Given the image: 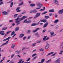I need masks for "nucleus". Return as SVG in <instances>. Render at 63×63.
I'll return each mask as SVG.
<instances>
[{
  "instance_id": "aec40b11",
  "label": "nucleus",
  "mask_w": 63,
  "mask_h": 63,
  "mask_svg": "<svg viewBox=\"0 0 63 63\" xmlns=\"http://www.w3.org/2000/svg\"><path fill=\"white\" fill-rule=\"evenodd\" d=\"M53 1H54V3L56 4L58 3V1L57 0H53Z\"/></svg>"
},
{
  "instance_id": "13d9d810",
  "label": "nucleus",
  "mask_w": 63,
  "mask_h": 63,
  "mask_svg": "<svg viewBox=\"0 0 63 63\" xmlns=\"http://www.w3.org/2000/svg\"><path fill=\"white\" fill-rule=\"evenodd\" d=\"M46 31V30L44 29V30L43 31V33H44Z\"/></svg>"
},
{
  "instance_id": "5701e85b",
  "label": "nucleus",
  "mask_w": 63,
  "mask_h": 63,
  "mask_svg": "<svg viewBox=\"0 0 63 63\" xmlns=\"http://www.w3.org/2000/svg\"><path fill=\"white\" fill-rule=\"evenodd\" d=\"M23 4V1H22L19 4V6H22Z\"/></svg>"
},
{
  "instance_id": "412c9836",
  "label": "nucleus",
  "mask_w": 63,
  "mask_h": 63,
  "mask_svg": "<svg viewBox=\"0 0 63 63\" xmlns=\"http://www.w3.org/2000/svg\"><path fill=\"white\" fill-rule=\"evenodd\" d=\"M59 21V20L58 19H56L54 21V23H56L57 22H58Z\"/></svg>"
},
{
  "instance_id": "58836bf2",
  "label": "nucleus",
  "mask_w": 63,
  "mask_h": 63,
  "mask_svg": "<svg viewBox=\"0 0 63 63\" xmlns=\"http://www.w3.org/2000/svg\"><path fill=\"white\" fill-rule=\"evenodd\" d=\"M56 53H57L56 52H55L54 53L52 54L51 55V56H54L55 54H56Z\"/></svg>"
},
{
  "instance_id": "7c9ffc66",
  "label": "nucleus",
  "mask_w": 63,
  "mask_h": 63,
  "mask_svg": "<svg viewBox=\"0 0 63 63\" xmlns=\"http://www.w3.org/2000/svg\"><path fill=\"white\" fill-rule=\"evenodd\" d=\"M41 41H42L41 40H39L37 41H36V42L37 43H41Z\"/></svg>"
},
{
  "instance_id": "de8ad7c7",
  "label": "nucleus",
  "mask_w": 63,
  "mask_h": 63,
  "mask_svg": "<svg viewBox=\"0 0 63 63\" xmlns=\"http://www.w3.org/2000/svg\"><path fill=\"white\" fill-rule=\"evenodd\" d=\"M3 4V2L1 1V2H0V5H2Z\"/></svg>"
},
{
  "instance_id": "603ef678",
  "label": "nucleus",
  "mask_w": 63,
  "mask_h": 63,
  "mask_svg": "<svg viewBox=\"0 0 63 63\" xmlns=\"http://www.w3.org/2000/svg\"><path fill=\"white\" fill-rule=\"evenodd\" d=\"M9 63H14V62L13 61H10Z\"/></svg>"
},
{
  "instance_id": "864d4df0",
  "label": "nucleus",
  "mask_w": 63,
  "mask_h": 63,
  "mask_svg": "<svg viewBox=\"0 0 63 63\" xmlns=\"http://www.w3.org/2000/svg\"><path fill=\"white\" fill-rule=\"evenodd\" d=\"M30 60V58H29L28 60L26 61H29Z\"/></svg>"
},
{
  "instance_id": "052dcab7",
  "label": "nucleus",
  "mask_w": 63,
  "mask_h": 63,
  "mask_svg": "<svg viewBox=\"0 0 63 63\" xmlns=\"http://www.w3.org/2000/svg\"><path fill=\"white\" fill-rule=\"evenodd\" d=\"M49 39V37H47L45 41H46L47 40H48V39Z\"/></svg>"
},
{
  "instance_id": "c9c22d12",
  "label": "nucleus",
  "mask_w": 63,
  "mask_h": 63,
  "mask_svg": "<svg viewBox=\"0 0 63 63\" xmlns=\"http://www.w3.org/2000/svg\"><path fill=\"white\" fill-rule=\"evenodd\" d=\"M36 23H33L31 25V26H35V25H36Z\"/></svg>"
},
{
  "instance_id": "79ce46f5",
  "label": "nucleus",
  "mask_w": 63,
  "mask_h": 63,
  "mask_svg": "<svg viewBox=\"0 0 63 63\" xmlns=\"http://www.w3.org/2000/svg\"><path fill=\"white\" fill-rule=\"evenodd\" d=\"M25 13H26V11H23V12H22V13H21V14H25Z\"/></svg>"
},
{
  "instance_id": "5fc2aeb1",
  "label": "nucleus",
  "mask_w": 63,
  "mask_h": 63,
  "mask_svg": "<svg viewBox=\"0 0 63 63\" xmlns=\"http://www.w3.org/2000/svg\"><path fill=\"white\" fill-rule=\"evenodd\" d=\"M21 16H22V15H20L19 16H18V18H19V17H21Z\"/></svg>"
},
{
  "instance_id": "c03bdc74",
  "label": "nucleus",
  "mask_w": 63,
  "mask_h": 63,
  "mask_svg": "<svg viewBox=\"0 0 63 63\" xmlns=\"http://www.w3.org/2000/svg\"><path fill=\"white\" fill-rule=\"evenodd\" d=\"M20 9V7H18L16 9V11H18Z\"/></svg>"
},
{
  "instance_id": "f3484780",
  "label": "nucleus",
  "mask_w": 63,
  "mask_h": 63,
  "mask_svg": "<svg viewBox=\"0 0 63 63\" xmlns=\"http://www.w3.org/2000/svg\"><path fill=\"white\" fill-rule=\"evenodd\" d=\"M54 53V52H52L51 53H48L47 55V56H48V55H50L51 54H53Z\"/></svg>"
},
{
  "instance_id": "7ed1b4c3",
  "label": "nucleus",
  "mask_w": 63,
  "mask_h": 63,
  "mask_svg": "<svg viewBox=\"0 0 63 63\" xmlns=\"http://www.w3.org/2000/svg\"><path fill=\"white\" fill-rule=\"evenodd\" d=\"M10 10H8L7 12L5 11H4L2 12V13L4 16L8 15H9L8 13H10Z\"/></svg>"
},
{
  "instance_id": "b1692460",
  "label": "nucleus",
  "mask_w": 63,
  "mask_h": 63,
  "mask_svg": "<svg viewBox=\"0 0 63 63\" xmlns=\"http://www.w3.org/2000/svg\"><path fill=\"white\" fill-rule=\"evenodd\" d=\"M45 59H42L41 61V63H44V61H45Z\"/></svg>"
},
{
  "instance_id": "f8f14e48",
  "label": "nucleus",
  "mask_w": 63,
  "mask_h": 63,
  "mask_svg": "<svg viewBox=\"0 0 63 63\" xmlns=\"http://www.w3.org/2000/svg\"><path fill=\"white\" fill-rule=\"evenodd\" d=\"M58 13L59 14H62L63 13V11L62 10H61L58 12Z\"/></svg>"
},
{
  "instance_id": "2eb2a0df",
  "label": "nucleus",
  "mask_w": 63,
  "mask_h": 63,
  "mask_svg": "<svg viewBox=\"0 0 63 63\" xmlns=\"http://www.w3.org/2000/svg\"><path fill=\"white\" fill-rule=\"evenodd\" d=\"M49 45L48 44L46 46H45V49H47L48 48V47H49Z\"/></svg>"
},
{
  "instance_id": "ea45409f",
  "label": "nucleus",
  "mask_w": 63,
  "mask_h": 63,
  "mask_svg": "<svg viewBox=\"0 0 63 63\" xmlns=\"http://www.w3.org/2000/svg\"><path fill=\"white\" fill-rule=\"evenodd\" d=\"M63 45H62V44L60 45V48H63Z\"/></svg>"
},
{
  "instance_id": "bf43d9fd",
  "label": "nucleus",
  "mask_w": 63,
  "mask_h": 63,
  "mask_svg": "<svg viewBox=\"0 0 63 63\" xmlns=\"http://www.w3.org/2000/svg\"><path fill=\"white\" fill-rule=\"evenodd\" d=\"M11 32V31H10L9 32H7V34H9V33H10V32Z\"/></svg>"
},
{
  "instance_id": "49530a36",
  "label": "nucleus",
  "mask_w": 63,
  "mask_h": 63,
  "mask_svg": "<svg viewBox=\"0 0 63 63\" xmlns=\"http://www.w3.org/2000/svg\"><path fill=\"white\" fill-rule=\"evenodd\" d=\"M47 12H45L44 13H42V15H44V14H47Z\"/></svg>"
},
{
  "instance_id": "bb28decb",
  "label": "nucleus",
  "mask_w": 63,
  "mask_h": 63,
  "mask_svg": "<svg viewBox=\"0 0 63 63\" xmlns=\"http://www.w3.org/2000/svg\"><path fill=\"white\" fill-rule=\"evenodd\" d=\"M45 18H46V19H47L48 18H50V17L48 16H46L45 17Z\"/></svg>"
},
{
  "instance_id": "c756f323",
  "label": "nucleus",
  "mask_w": 63,
  "mask_h": 63,
  "mask_svg": "<svg viewBox=\"0 0 63 63\" xmlns=\"http://www.w3.org/2000/svg\"><path fill=\"white\" fill-rule=\"evenodd\" d=\"M27 19H26L24 20V21H23L22 22L23 23H27V22H26V21H27Z\"/></svg>"
},
{
  "instance_id": "6e6552de",
  "label": "nucleus",
  "mask_w": 63,
  "mask_h": 63,
  "mask_svg": "<svg viewBox=\"0 0 63 63\" xmlns=\"http://www.w3.org/2000/svg\"><path fill=\"white\" fill-rule=\"evenodd\" d=\"M10 38H11V37H9L6 39H4L3 40V41H7V40H9Z\"/></svg>"
},
{
  "instance_id": "338daca9",
  "label": "nucleus",
  "mask_w": 63,
  "mask_h": 63,
  "mask_svg": "<svg viewBox=\"0 0 63 63\" xmlns=\"http://www.w3.org/2000/svg\"><path fill=\"white\" fill-rule=\"evenodd\" d=\"M38 35V33H36L35 34V36H37Z\"/></svg>"
},
{
  "instance_id": "473e14b6",
  "label": "nucleus",
  "mask_w": 63,
  "mask_h": 63,
  "mask_svg": "<svg viewBox=\"0 0 63 63\" xmlns=\"http://www.w3.org/2000/svg\"><path fill=\"white\" fill-rule=\"evenodd\" d=\"M37 55V54L36 53H35L34 54H33L32 55V57H34V56H35L36 55Z\"/></svg>"
},
{
  "instance_id": "4be33fe9",
  "label": "nucleus",
  "mask_w": 63,
  "mask_h": 63,
  "mask_svg": "<svg viewBox=\"0 0 63 63\" xmlns=\"http://www.w3.org/2000/svg\"><path fill=\"white\" fill-rule=\"evenodd\" d=\"M19 27H17L15 29V31H17L19 30Z\"/></svg>"
},
{
  "instance_id": "393cba45",
  "label": "nucleus",
  "mask_w": 63,
  "mask_h": 63,
  "mask_svg": "<svg viewBox=\"0 0 63 63\" xmlns=\"http://www.w3.org/2000/svg\"><path fill=\"white\" fill-rule=\"evenodd\" d=\"M32 21L31 20L27 21H26V23H31Z\"/></svg>"
},
{
  "instance_id": "680f3d73",
  "label": "nucleus",
  "mask_w": 63,
  "mask_h": 63,
  "mask_svg": "<svg viewBox=\"0 0 63 63\" xmlns=\"http://www.w3.org/2000/svg\"><path fill=\"white\" fill-rule=\"evenodd\" d=\"M37 17H38L37 16H35L34 17V19H36V18H37Z\"/></svg>"
},
{
  "instance_id": "6ab92c4d",
  "label": "nucleus",
  "mask_w": 63,
  "mask_h": 63,
  "mask_svg": "<svg viewBox=\"0 0 63 63\" xmlns=\"http://www.w3.org/2000/svg\"><path fill=\"white\" fill-rule=\"evenodd\" d=\"M35 4H30V6H32V7H34L35 6Z\"/></svg>"
},
{
  "instance_id": "f704fd0d",
  "label": "nucleus",
  "mask_w": 63,
  "mask_h": 63,
  "mask_svg": "<svg viewBox=\"0 0 63 63\" xmlns=\"http://www.w3.org/2000/svg\"><path fill=\"white\" fill-rule=\"evenodd\" d=\"M45 9H41L39 10V11L40 12H43V11H45Z\"/></svg>"
},
{
  "instance_id": "39448f33",
  "label": "nucleus",
  "mask_w": 63,
  "mask_h": 63,
  "mask_svg": "<svg viewBox=\"0 0 63 63\" xmlns=\"http://www.w3.org/2000/svg\"><path fill=\"white\" fill-rule=\"evenodd\" d=\"M37 12V10L36 9H34L33 10H32L31 11L30 13H36Z\"/></svg>"
},
{
  "instance_id": "2f4dec72",
  "label": "nucleus",
  "mask_w": 63,
  "mask_h": 63,
  "mask_svg": "<svg viewBox=\"0 0 63 63\" xmlns=\"http://www.w3.org/2000/svg\"><path fill=\"white\" fill-rule=\"evenodd\" d=\"M15 46H16V45H15V44H14L11 46V47L12 48H14L15 47Z\"/></svg>"
},
{
  "instance_id": "8fccbe9b",
  "label": "nucleus",
  "mask_w": 63,
  "mask_h": 63,
  "mask_svg": "<svg viewBox=\"0 0 63 63\" xmlns=\"http://www.w3.org/2000/svg\"><path fill=\"white\" fill-rule=\"evenodd\" d=\"M14 21V20L13 19L10 20L9 21V22H13Z\"/></svg>"
},
{
  "instance_id": "4c0bfd02",
  "label": "nucleus",
  "mask_w": 63,
  "mask_h": 63,
  "mask_svg": "<svg viewBox=\"0 0 63 63\" xmlns=\"http://www.w3.org/2000/svg\"><path fill=\"white\" fill-rule=\"evenodd\" d=\"M13 2H12L11 4V5L10 6V7H12L13 6Z\"/></svg>"
},
{
  "instance_id": "a18cd8bd",
  "label": "nucleus",
  "mask_w": 63,
  "mask_h": 63,
  "mask_svg": "<svg viewBox=\"0 0 63 63\" xmlns=\"http://www.w3.org/2000/svg\"><path fill=\"white\" fill-rule=\"evenodd\" d=\"M30 38H31V36H29L27 38V39H28V40H29V39H30Z\"/></svg>"
},
{
  "instance_id": "4d7b16f0",
  "label": "nucleus",
  "mask_w": 63,
  "mask_h": 63,
  "mask_svg": "<svg viewBox=\"0 0 63 63\" xmlns=\"http://www.w3.org/2000/svg\"><path fill=\"white\" fill-rule=\"evenodd\" d=\"M52 15V13H50L49 14V16H51Z\"/></svg>"
},
{
  "instance_id": "6e6d98bb",
  "label": "nucleus",
  "mask_w": 63,
  "mask_h": 63,
  "mask_svg": "<svg viewBox=\"0 0 63 63\" xmlns=\"http://www.w3.org/2000/svg\"><path fill=\"white\" fill-rule=\"evenodd\" d=\"M22 61V59H21L20 60L19 62H20V63H21V61Z\"/></svg>"
},
{
  "instance_id": "4468645a",
  "label": "nucleus",
  "mask_w": 63,
  "mask_h": 63,
  "mask_svg": "<svg viewBox=\"0 0 63 63\" xmlns=\"http://www.w3.org/2000/svg\"><path fill=\"white\" fill-rule=\"evenodd\" d=\"M40 15H41V14L39 13H38L36 14V15H35V16L36 17H39L40 16Z\"/></svg>"
},
{
  "instance_id": "20e7f679",
  "label": "nucleus",
  "mask_w": 63,
  "mask_h": 63,
  "mask_svg": "<svg viewBox=\"0 0 63 63\" xmlns=\"http://www.w3.org/2000/svg\"><path fill=\"white\" fill-rule=\"evenodd\" d=\"M61 60V59L60 58H59L57 60L55 61V62L56 63H60V62H60Z\"/></svg>"
},
{
  "instance_id": "3c124183",
  "label": "nucleus",
  "mask_w": 63,
  "mask_h": 63,
  "mask_svg": "<svg viewBox=\"0 0 63 63\" xmlns=\"http://www.w3.org/2000/svg\"><path fill=\"white\" fill-rule=\"evenodd\" d=\"M43 22H47V20H46V19H44Z\"/></svg>"
},
{
  "instance_id": "e433bc0d",
  "label": "nucleus",
  "mask_w": 63,
  "mask_h": 63,
  "mask_svg": "<svg viewBox=\"0 0 63 63\" xmlns=\"http://www.w3.org/2000/svg\"><path fill=\"white\" fill-rule=\"evenodd\" d=\"M14 55H15V54H12L11 55V59H12V58H13V57L14 56Z\"/></svg>"
},
{
  "instance_id": "1a4fd4ad",
  "label": "nucleus",
  "mask_w": 63,
  "mask_h": 63,
  "mask_svg": "<svg viewBox=\"0 0 63 63\" xmlns=\"http://www.w3.org/2000/svg\"><path fill=\"white\" fill-rule=\"evenodd\" d=\"M0 34H1V35H4L5 34L4 32L3 31H0Z\"/></svg>"
},
{
  "instance_id": "a211bd4d",
  "label": "nucleus",
  "mask_w": 63,
  "mask_h": 63,
  "mask_svg": "<svg viewBox=\"0 0 63 63\" xmlns=\"http://www.w3.org/2000/svg\"><path fill=\"white\" fill-rule=\"evenodd\" d=\"M54 9H51L49 11V12H52L53 13V12H54Z\"/></svg>"
},
{
  "instance_id": "ddd939ff",
  "label": "nucleus",
  "mask_w": 63,
  "mask_h": 63,
  "mask_svg": "<svg viewBox=\"0 0 63 63\" xmlns=\"http://www.w3.org/2000/svg\"><path fill=\"white\" fill-rule=\"evenodd\" d=\"M48 24V23L47 22L43 26V27L44 28H45V27H46L47 26V25Z\"/></svg>"
},
{
  "instance_id": "9b49d317",
  "label": "nucleus",
  "mask_w": 63,
  "mask_h": 63,
  "mask_svg": "<svg viewBox=\"0 0 63 63\" xmlns=\"http://www.w3.org/2000/svg\"><path fill=\"white\" fill-rule=\"evenodd\" d=\"M24 34H21L19 36V37L20 38H21L24 36Z\"/></svg>"
},
{
  "instance_id": "f03ea898",
  "label": "nucleus",
  "mask_w": 63,
  "mask_h": 63,
  "mask_svg": "<svg viewBox=\"0 0 63 63\" xmlns=\"http://www.w3.org/2000/svg\"><path fill=\"white\" fill-rule=\"evenodd\" d=\"M37 5V6H38V7H39H39H36V9H37V10H39V9H41V7L42 6H43V5L42 4H41V3H40L37 2L36 3Z\"/></svg>"
},
{
  "instance_id": "0eeeda50",
  "label": "nucleus",
  "mask_w": 63,
  "mask_h": 63,
  "mask_svg": "<svg viewBox=\"0 0 63 63\" xmlns=\"http://www.w3.org/2000/svg\"><path fill=\"white\" fill-rule=\"evenodd\" d=\"M39 29H40L39 28H37L36 29V30H33L32 31L33 33H35V32H36L38 30H39Z\"/></svg>"
},
{
  "instance_id": "9d476101",
  "label": "nucleus",
  "mask_w": 63,
  "mask_h": 63,
  "mask_svg": "<svg viewBox=\"0 0 63 63\" xmlns=\"http://www.w3.org/2000/svg\"><path fill=\"white\" fill-rule=\"evenodd\" d=\"M50 34L51 35L50 37H53V35L54 34V32H50Z\"/></svg>"
},
{
  "instance_id": "f257e3e1",
  "label": "nucleus",
  "mask_w": 63,
  "mask_h": 63,
  "mask_svg": "<svg viewBox=\"0 0 63 63\" xmlns=\"http://www.w3.org/2000/svg\"><path fill=\"white\" fill-rule=\"evenodd\" d=\"M27 16H24L22 17L21 18H18L15 19V23H16L17 25H18L20 24V21H21L24 19H25L26 18H27Z\"/></svg>"
},
{
  "instance_id": "37998d69",
  "label": "nucleus",
  "mask_w": 63,
  "mask_h": 63,
  "mask_svg": "<svg viewBox=\"0 0 63 63\" xmlns=\"http://www.w3.org/2000/svg\"><path fill=\"white\" fill-rule=\"evenodd\" d=\"M31 32V31L30 30H28V33H29L30 32Z\"/></svg>"
},
{
  "instance_id": "dca6fc26",
  "label": "nucleus",
  "mask_w": 63,
  "mask_h": 63,
  "mask_svg": "<svg viewBox=\"0 0 63 63\" xmlns=\"http://www.w3.org/2000/svg\"><path fill=\"white\" fill-rule=\"evenodd\" d=\"M7 27H4L2 29V30L3 31L4 30H7Z\"/></svg>"
},
{
  "instance_id": "c85d7f7f",
  "label": "nucleus",
  "mask_w": 63,
  "mask_h": 63,
  "mask_svg": "<svg viewBox=\"0 0 63 63\" xmlns=\"http://www.w3.org/2000/svg\"><path fill=\"white\" fill-rule=\"evenodd\" d=\"M15 34V32L13 31L12 32V34H11V36H12V35H14Z\"/></svg>"
},
{
  "instance_id": "09e8293b",
  "label": "nucleus",
  "mask_w": 63,
  "mask_h": 63,
  "mask_svg": "<svg viewBox=\"0 0 63 63\" xmlns=\"http://www.w3.org/2000/svg\"><path fill=\"white\" fill-rule=\"evenodd\" d=\"M33 18V17H31L28 18V20H29L30 19H31V18Z\"/></svg>"
},
{
  "instance_id": "cd10ccee",
  "label": "nucleus",
  "mask_w": 63,
  "mask_h": 63,
  "mask_svg": "<svg viewBox=\"0 0 63 63\" xmlns=\"http://www.w3.org/2000/svg\"><path fill=\"white\" fill-rule=\"evenodd\" d=\"M36 43H33L32 46V47H35L36 46Z\"/></svg>"
},
{
  "instance_id": "a878e982",
  "label": "nucleus",
  "mask_w": 63,
  "mask_h": 63,
  "mask_svg": "<svg viewBox=\"0 0 63 63\" xmlns=\"http://www.w3.org/2000/svg\"><path fill=\"white\" fill-rule=\"evenodd\" d=\"M18 15V14H15V15L14 16V18H16V17H17V15Z\"/></svg>"
},
{
  "instance_id": "774afa93",
  "label": "nucleus",
  "mask_w": 63,
  "mask_h": 63,
  "mask_svg": "<svg viewBox=\"0 0 63 63\" xmlns=\"http://www.w3.org/2000/svg\"><path fill=\"white\" fill-rule=\"evenodd\" d=\"M26 38V37H24L23 38V40H25V39Z\"/></svg>"
},
{
  "instance_id": "69168bd1",
  "label": "nucleus",
  "mask_w": 63,
  "mask_h": 63,
  "mask_svg": "<svg viewBox=\"0 0 63 63\" xmlns=\"http://www.w3.org/2000/svg\"><path fill=\"white\" fill-rule=\"evenodd\" d=\"M10 61V60H7V62H9Z\"/></svg>"
},
{
  "instance_id": "423d86ee",
  "label": "nucleus",
  "mask_w": 63,
  "mask_h": 63,
  "mask_svg": "<svg viewBox=\"0 0 63 63\" xmlns=\"http://www.w3.org/2000/svg\"><path fill=\"white\" fill-rule=\"evenodd\" d=\"M9 40H8L5 43H3L0 46V47H2V46H5V45H7V44H8V42H9Z\"/></svg>"
},
{
  "instance_id": "0e129e2a",
  "label": "nucleus",
  "mask_w": 63,
  "mask_h": 63,
  "mask_svg": "<svg viewBox=\"0 0 63 63\" xmlns=\"http://www.w3.org/2000/svg\"><path fill=\"white\" fill-rule=\"evenodd\" d=\"M12 25L13 26L15 25V24L14 23H13L12 24Z\"/></svg>"
},
{
  "instance_id": "a19ab883",
  "label": "nucleus",
  "mask_w": 63,
  "mask_h": 63,
  "mask_svg": "<svg viewBox=\"0 0 63 63\" xmlns=\"http://www.w3.org/2000/svg\"><path fill=\"white\" fill-rule=\"evenodd\" d=\"M39 50L41 51H43L44 50V49L42 48H40Z\"/></svg>"
},
{
  "instance_id": "e2e57ef3",
  "label": "nucleus",
  "mask_w": 63,
  "mask_h": 63,
  "mask_svg": "<svg viewBox=\"0 0 63 63\" xmlns=\"http://www.w3.org/2000/svg\"><path fill=\"white\" fill-rule=\"evenodd\" d=\"M37 50V49H35V50H33L32 51L33 52H35V51H36Z\"/></svg>"
},
{
  "instance_id": "72a5a7b5",
  "label": "nucleus",
  "mask_w": 63,
  "mask_h": 63,
  "mask_svg": "<svg viewBox=\"0 0 63 63\" xmlns=\"http://www.w3.org/2000/svg\"><path fill=\"white\" fill-rule=\"evenodd\" d=\"M51 59H50L48 61H47L46 62V63H48L49 62H50V61H51Z\"/></svg>"
}]
</instances>
